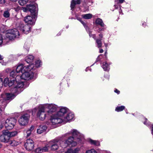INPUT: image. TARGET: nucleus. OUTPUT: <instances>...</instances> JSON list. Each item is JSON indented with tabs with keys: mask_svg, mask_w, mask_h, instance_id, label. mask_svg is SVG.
Returning a JSON list of instances; mask_svg holds the SVG:
<instances>
[{
	"mask_svg": "<svg viewBox=\"0 0 153 153\" xmlns=\"http://www.w3.org/2000/svg\"><path fill=\"white\" fill-rule=\"evenodd\" d=\"M3 59V57L0 54V63L1 62V61Z\"/></svg>",
	"mask_w": 153,
	"mask_h": 153,
	"instance_id": "obj_43",
	"label": "nucleus"
},
{
	"mask_svg": "<svg viewBox=\"0 0 153 153\" xmlns=\"http://www.w3.org/2000/svg\"><path fill=\"white\" fill-rule=\"evenodd\" d=\"M82 17L85 19H91L92 17V15L90 13L82 15Z\"/></svg>",
	"mask_w": 153,
	"mask_h": 153,
	"instance_id": "obj_28",
	"label": "nucleus"
},
{
	"mask_svg": "<svg viewBox=\"0 0 153 153\" xmlns=\"http://www.w3.org/2000/svg\"><path fill=\"white\" fill-rule=\"evenodd\" d=\"M3 127V125L2 123L0 122V130H1Z\"/></svg>",
	"mask_w": 153,
	"mask_h": 153,
	"instance_id": "obj_47",
	"label": "nucleus"
},
{
	"mask_svg": "<svg viewBox=\"0 0 153 153\" xmlns=\"http://www.w3.org/2000/svg\"><path fill=\"white\" fill-rule=\"evenodd\" d=\"M90 143L92 145H94L96 146H99L100 145V143L98 141L93 140L90 139L89 140Z\"/></svg>",
	"mask_w": 153,
	"mask_h": 153,
	"instance_id": "obj_27",
	"label": "nucleus"
},
{
	"mask_svg": "<svg viewBox=\"0 0 153 153\" xmlns=\"http://www.w3.org/2000/svg\"><path fill=\"white\" fill-rule=\"evenodd\" d=\"M107 52H105V56H106V54H107Z\"/></svg>",
	"mask_w": 153,
	"mask_h": 153,
	"instance_id": "obj_57",
	"label": "nucleus"
},
{
	"mask_svg": "<svg viewBox=\"0 0 153 153\" xmlns=\"http://www.w3.org/2000/svg\"><path fill=\"white\" fill-rule=\"evenodd\" d=\"M16 96V95L12 94L6 93L2 95V97L5 100H11Z\"/></svg>",
	"mask_w": 153,
	"mask_h": 153,
	"instance_id": "obj_19",
	"label": "nucleus"
},
{
	"mask_svg": "<svg viewBox=\"0 0 153 153\" xmlns=\"http://www.w3.org/2000/svg\"><path fill=\"white\" fill-rule=\"evenodd\" d=\"M114 92H115V93H117L118 94H120V91H119L117 89H116L115 90H114Z\"/></svg>",
	"mask_w": 153,
	"mask_h": 153,
	"instance_id": "obj_44",
	"label": "nucleus"
},
{
	"mask_svg": "<svg viewBox=\"0 0 153 153\" xmlns=\"http://www.w3.org/2000/svg\"><path fill=\"white\" fill-rule=\"evenodd\" d=\"M1 64L2 65H5V63L3 62V63H1Z\"/></svg>",
	"mask_w": 153,
	"mask_h": 153,
	"instance_id": "obj_55",
	"label": "nucleus"
},
{
	"mask_svg": "<svg viewBox=\"0 0 153 153\" xmlns=\"http://www.w3.org/2000/svg\"><path fill=\"white\" fill-rule=\"evenodd\" d=\"M3 16L5 18H8L10 17V13L8 10L5 11L3 13Z\"/></svg>",
	"mask_w": 153,
	"mask_h": 153,
	"instance_id": "obj_33",
	"label": "nucleus"
},
{
	"mask_svg": "<svg viewBox=\"0 0 153 153\" xmlns=\"http://www.w3.org/2000/svg\"><path fill=\"white\" fill-rule=\"evenodd\" d=\"M69 116V118L67 117H65L64 119H63L60 118L56 114H54L51 117V121L53 125H56L61 123H65L71 120V119L72 118L71 114H70Z\"/></svg>",
	"mask_w": 153,
	"mask_h": 153,
	"instance_id": "obj_2",
	"label": "nucleus"
},
{
	"mask_svg": "<svg viewBox=\"0 0 153 153\" xmlns=\"http://www.w3.org/2000/svg\"><path fill=\"white\" fill-rule=\"evenodd\" d=\"M80 149L79 148H76L74 149H68L65 153H79Z\"/></svg>",
	"mask_w": 153,
	"mask_h": 153,
	"instance_id": "obj_21",
	"label": "nucleus"
},
{
	"mask_svg": "<svg viewBox=\"0 0 153 153\" xmlns=\"http://www.w3.org/2000/svg\"><path fill=\"white\" fill-rule=\"evenodd\" d=\"M19 3L20 5L23 6L26 3V2L25 0H19Z\"/></svg>",
	"mask_w": 153,
	"mask_h": 153,
	"instance_id": "obj_36",
	"label": "nucleus"
},
{
	"mask_svg": "<svg viewBox=\"0 0 153 153\" xmlns=\"http://www.w3.org/2000/svg\"><path fill=\"white\" fill-rule=\"evenodd\" d=\"M74 139L73 137H70L65 141H62L61 146L62 148H66L68 146L70 147L75 146L77 144L76 141H78Z\"/></svg>",
	"mask_w": 153,
	"mask_h": 153,
	"instance_id": "obj_3",
	"label": "nucleus"
},
{
	"mask_svg": "<svg viewBox=\"0 0 153 153\" xmlns=\"http://www.w3.org/2000/svg\"><path fill=\"white\" fill-rule=\"evenodd\" d=\"M5 3L4 0H0V4H4Z\"/></svg>",
	"mask_w": 153,
	"mask_h": 153,
	"instance_id": "obj_45",
	"label": "nucleus"
},
{
	"mask_svg": "<svg viewBox=\"0 0 153 153\" xmlns=\"http://www.w3.org/2000/svg\"><path fill=\"white\" fill-rule=\"evenodd\" d=\"M72 135L74 139L76 140H79L81 139V136L80 133L78 132L76 130L73 129L70 131V132L66 134L65 135Z\"/></svg>",
	"mask_w": 153,
	"mask_h": 153,
	"instance_id": "obj_13",
	"label": "nucleus"
},
{
	"mask_svg": "<svg viewBox=\"0 0 153 153\" xmlns=\"http://www.w3.org/2000/svg\"><path fill=\"white\" fill-rule=\"evenodd\" d=\"M32 15V16H28L25 18L24 20L26 23L31 25H33L35 24L36 15Z\"/></svg>",
	"mask_w": 153,
	"mask_h": 153,
	"instance_id": "obj_14",
	"label": "nucleus"
},
{
	"mask_svg": "<svg viewBox=\"0 0 153 153\" xmlns=\"http://www.w3.org/2000/svg\"><path fill=\"white\" fill-rule=\"evenodd\" d=\"M50 143L51 145V149L55 151L58 149L59 148V145L60 144L61 145V142L59 141L53 140L50 142Z\"/></svg>",
	"mask_w": 153,
	"mask_h": 153,
	"instance_id": "obj_17",
	"label": "nucleus"
},
{
	"mask_svg": "<svg viewBox=\"0 0 153 153\" xmlns=\"http://www.w3.org/2000/svg\"><path fill=\"white\" fill-rule=\"evenodd\" d=\"M41 61L40 60H37L36 62L35 63V66H34V65H34V67H33V69H31L32 70H34L36 68H38L40 67V65H41ZM33 65V64H32Z\"/></svg>",
	"mask_w": 153,
	"mask_h": 153,
	"instance_id": "obj_30",
	"label": "nucleus"
},
{
	"mask_svg": "<svg viewBox=\"0 0 153 153\" xmlns=\"http://www.w3.org/2000/svg\"><path fill=\"white\" fill-rule=\"evenodd\" d=\"M34 126H31L30 128L28 129L26 132L27 133V136L26 137H29L31 134V132L33 131L34 129Z\"/></svg>",
	"mask_w": 153,
	"mask_h": 153,
	"instance_id": "obj_25",
	"label": "nucleus"
},
{
	"mask_svg": "<svg viewBox=\"0 0 153 153\" xmlns=\"http://www.w3.org/2000/svg\"><path fill=\"white\" fill-rule=\"evenodd\" d=\"M99 36H100V39H102V35L101 34H100L99 35Z\"/></svg>",
	"mask_w": 153,
	"mask_h": 153,
	"instance_id": "obj_49",
	"label": "nucleus"
},
{
	"mask_svg": "<svg viewBox=\"0 0 153 153\" xmlns=\"http://www.w3.org/2000/svg\"><path fill=\"white\" fill-rule=\"evenodd\" d=\"M81 22L83 25L84 26H85V23L83 21H81V20H79Z\"/></svg>",
	"mask_w": 153,
	"mask_h": 153,
	"instance_id": "obj_51",
	"label": "nucleus"
},
{
	"mask_svg": "<svg viewBox=\"0 0 153 153\" xmlns=\"http://www.w3.org/2000/svg\"><path fill=\"white\" fill-rule=\"evenodd\" d=\"M16 120L13 118H10L6 120L4 123L5 128L7 130H11L14 127Z\"/></svg>",
	"mask_w": 153,
	"mask_h": 153,
	"instance_id": "obj_7",
	"label": "nucleus"
},
{
	"mask_svg": "<svg viewBox=\"0 0 153 153\" xmlns=\"http://www.w3.org/2000/svg\"><path fill=\"white\" fill-rule=\"evenodd\" d=\"M124 1V0H119V3H122Z\"/></svg>",
	"mask_w": 153,
	"mask_h": 153,
	"instance_id": "obj_50",
	"label": "nucleus"
},
{
	"mask_svg": "<svg viewBox=\"0 0 153 153\" xmlns=\"http://www.w3.org/2000/svg\"><path fill=\"white\" fill-rule=\"evenodd\" d=\"M2 101H1V100H0V102H2Z\"/></svg>",
	"mask_w": 153,
	"mask_h": 153,
	"instance_id": "obj_59",
	"label": "nucleus"
},
{
	"mask_svg": "<svg viewBox=\"0 0 153 153\" xmlns=\"http://www.w3.org/2000/svg\"><path fill=\"white\" fill-rule=\"evenodd\" d=\"M96 22L97 24L100 25L101 27H103L104 26V23H103L102 19L100 18H98L97 19L96 21Z\"/></svg>",
	"mask_w": 153,
	"mask_h": 153,
	"instance_id": "obj_26",
	"label": "nucleus"
},
{
	"mask_svg": "<svg viewBox=\"0 0 153 153\" xmlns=\"http://www.w3.org/2000/svg\"><path fill=\"white\" fill-rule=\"evenodd\" d=\"M48 146H46L43 148H38L36 149V151L37 152L41 153L43 152H47L48 151Z\"/></svg>",
	"mask_w": 153,
	"mask_h": 153,
	"instance_id": "obj_22",
	"label": "nucleus"
},
{
	"mask_svg": "<svg viewBox=\"0 0 153 153\" xmlns=\"http://www.w3.org/2000/svg\"><path fill=\"white\" fill-rule=\"evenodd\" d=\"M24 146L27 150H32L34 147V142L31 139H27L25 143Z\"/></svg>",
	"mask_w": 153,
	"mask_h": 153,
	"instance_id": "obj_12",
	"label": "nucleus"
},
{
	"mask_svg": "<svg viewBox=\"0 0 153 153\" xmlns=\"http://www.w3.org/2000/svg\"><path fill=\"white\" fill-rule=\"evenodd\" d=\"M30 115L25 114L22 115L19 119L18 121L19 124L22 126H25L28 123Z\"/></svg>",
	"mask_w": 153,
	"mask_h": 153,
	"instance_id": "obj_10",
	"label": "nucleus"
},
{
	"mask_svg": "<svg viewBox=\"0 0 153 153\" xmlns=\"http://www.w3.org/2000/svg\"><path fill=\"white\" fill-rule=\"evenodd\" d=\"M101 39H96V42L97 44V47L98 48L101 47L102 45Z\"/></svg>",
	"mask_w": 153,
	"mask_h": 153,
	"instance_id": "obj_34",
	"label": "nucleus"
},
{
	"mask_svg": "<svg viewBox=\"0 0 153 153\" xmlns=\"http://www.w3.org/2000/svg\"><path fill=\"white\" fill-rule=\"evenodd\" d=\"M34 65L33 64H30L27 67L25 66L22 64H21L17 66L16 69V71L17 73H19L21 72L22 73L24 72L27 69H30L31 68L32 69L33 68Z\"/></svg>",
	"mask_w": 153,
	"mask_h": 153,
	"instance_id": "obj_11",
	"label": "nucleus"
},
{
	"mask_svg": "<svg viewBox=\"0 0 153 153\" xmlns=\"http://www.w3.org/2000/svg\"><path fill=\"white\" fill-rule=\"evenodd\" d=\"M10 82H9V79L7 78H5L4 80V83L6 84H7L8 85V83Z\"/></svg>",
	"mask_w": 153,
	"mask_h": 153,
	"instance_id": "obj_39",
	"label": "nucleus"
},
{
	"mask_svg": "<svg viewBox=\"0 0 153 153\" xmlns=\"http://www.w3.org/2000/svg\"><path fill=\"white\" fill-rule=\"evenodd\" d=\"M2 112V110L0 107V115H1Z\"/></svg>",
	"mask_w": 153,
	"mask_h": 153,
	"instance_id": "obj_53",
	"label": "nucleus"
},
{
	"mask_svg": "<svg viewBox=\"0 0 153 153\" xmlns=\"http://www.w3.org/2000/svg\"><path fill=\"white\" fill-rule=\"evenodd\" d=\"M25 46H25V45H24V48H25Z\"/></svg>",
	"mask_w": 153,
	"mask_h": 153,
	"instance_id": "obj_60",
	"label": "nucleus"
},
{
	"mask_svg": "<svg viewBox=\"0 0 153 153\" xmlns=\"http://www.w3.org/2000/svg\"><path fill=\"white\" fill-rule=\"evenodd\" d=\"M45 109L44 105H41L39 107L37 116L41 120H44L45 118L46 114L45 111Z\"/></svg>",
	"mask_w": 153,
	"mask_h": 153,
	"instance_id": "obj_9",
	"label": "nucleus"
},
{
	"mask_svg": "<svg viewBox=\"0 0 153 153\" xmlns=\"http://www.w3.org/2000/svg\"><path fill=\"white\" fill-rule=\"evenodd\" d=\"M149 122H148V123L149 124Z\"/></svg>",
	"mask_w": 153,
	"mask_h": 153,
	"instance_id": "obj_61",
	"label": "nucleus"
},
{
	"mask_svg": "<svg viewBox=\"0 0 153 153\" xmlns=\"http://www.w3.org/2000/svg\"><path fill=\"white\" fill-rule=\"evenodd\" d=\"M9 144L12 146H16L19 144L18 142L16 141L15 140H10L9 142Z\"/></svg>",
	"mask_w": 153,
	"mask_h": 153,
	"instance_id": "obj_29",
	"label": "nucleus"
},
{
	"mask_svg": "<svg viewBox=\"0 0 153 153\" xmlns=\"http://www.w3.org/2000/svg\"><path fill=\"white\" fill-rule=\"evenodd\" d=\"M47 127L46 126L40 125L37 130V132L39 134H40L45 132L46 130Z\"/></svg>",
	"mask_w": 153,
	"mask_h": 153,
	"instance_id": "obj_20",
	"label": "nucleus"
},
{
	"mask_svg": "<svg viewBox=\"0 0 153 153\" xmlns=\"http://www.w3.org/2000/svg\"><path fill=\"white\" fill-rule=\"evenodd\" d=\"M31 68L27 69L25 71L23 72L22 74L20 77L22 79L25 80H28L32 79L33 76V72L31 71Z\"/></svg>",
	"mask_w": 153,
	"mask_h": 153,
	"instance_id": "obj_6",
	"label": "nucleus"
},
{
	"mask_svg": "<svg viewBox=\"0 0 153 153\" xmlns=\"http://www.w3.org/2000/svg\"><path fill=\"white\" fill-rule=\"evenodd\" d=\"M23 11L26 12L28 11V9L27 8V4L26 7H23L22 9Z\"/></svg>",
	"mask_w": 153,
	"mask_h": 153,
	"instance_id": "obj_40",
	"label": "nucleus"
},
{
	"mask_svg": "<svg viewBox=\"0 0 153 153\" xmlns=\"http://www.w3.org/2000/svg\"><path fill=\"white\" fill-rule=\"evenodd\" d=\"M102 68L105 71L109 70L108 65L106 62H104L103 63Z\"/></svg>",
	"mask_w": 153,
	"mask_h": 153,
	"instance_id": "obj_31",
	"label": "nucleus"
},
{
	"mask_svg": "<svg viewBox=\"0 0 153 153\" xmlns=\"http://www.w3.org/2000/svg\"><path fill=\"white\" fill-rule=\"evenodd\" d=\"M85 153H97L96 151L94 149L88 150L86 151Z\"/></svg>",
	"mask_w": 153,
	"mask_h": 153,
	"instance_id": "obj_38",
	"label": "nucleus"
},
{
	"mask_svg": "<svg viewBox=\"0 0 153 153\" xmlns=\"http://www.w3.org/2000/svg\"><path fill=\"white\" fill-rule=\"evenodd\" d=\"M3 134L0 136V141L4 143L9 142L10 139L6 131H3Z\"/></svg>",
	"mask_w": 153,
	"mask_h": 153,
	"instance_id": "obj_16",
	"label": "nucleus"
},
{
	"mask_svg": "<svg viewBox=\"0 0 153 153\" xmlns=\"http://www.w3.org/2000/svg\"><path fill=\"white\" fill-rule=\"evenodd\" d=\"M17 72L16 71L13 70L10 73V77H12V78L13 79L15 78V76L16 75Z\"/></svg>",
	"mask_w": 153,
	"mask_h": 153,
	"instance_id": "obj_35",
	"label": "nucleus"
},
{
	"mask_svg": "<svg viewBox=\"0 0 153 153\" xmlns=\"http://www.w3.org/2000/svg\"><path fill=\"white\" fill-rule=\"evenodd\" d=\"M45 108H48L49 110L47 111L49 115H51L53 112H55L57 109L56 106L52 104H46L44 105Z\"/></svg>",
	"mask_w": 153,
	"mask_h": 153,
	"instance_id": "obj_15",
	"label": "nucleus"
},
{
	"mask_svg": "<svg viewBox=\"0 0 153 153\" xmlns=\"http://www.w3.org/2000/svg\"><path fill=\"white\" fill-rule=\"evenodd\" d=\"M27 51H28L29 50V48H28L27 49Z\"/></svg>",
	"mask_w": 153,
	"mask_h": 153,
	"instance_id": "obj_56",
	"label": "nucleus"
},
{
	"mask_svg": "<svg viewBox=\"0 0 153 153\" xmlns=\"http://www.w3.org/2000/svg\"><path fill=\"white\" fill-rule=\"evenodd\" d=\"M3 79L1 78H0V86L2 85Z\"/></svg>",
	"mask_w": 153,
	"mask_h": 153,
	"instance_id": "obj_46",
	"label": "nucleus"
},
{
	"mask_svg": "<svg viewBox=\"0 0 153 153\" xmlns=\"http://www.w3.org/2000/svg\"><path fill=\"white\" fill-rule=\"evenodd\" d=\"M2 103L4 104L3 105H0L1 106V107L2 108H4L6 106V102L5 101H3Z\"/></svg>",
	"mask_w": 153,
	"mask_h": 153,
	"instance_id": "obj_42",
	"label": "nucleus"
},
{
	"mask_svg": "<svg viewBox=\"0 0 153 153\" xmlns=\"http://www.w3.org/2000/svg\"><path fill=\"white\" fill-rule=\"evenodd\" d=\"M6 132L10 139V137L15 136L17 134L16 131L13 132L6 131Z\"/></svg>",
	"mask_w": 153,
	"mask_h": 153,
	"instance_id": "obj_24",
	"label": "nucleus"
},
{
	"mask_svg": "<svg viewBox=\"0 0 153 153\" xmlns=\"http://www.w3.org/2000/svg\"><path fill=\"white\" fill-rule=\"evenodd\" d=\"M103 52V50L102 49H100L99 52L100 53H102Z\"/></svg>",
	"mask_w": 153,
	"mask_h": 153,
	"instance_id": "obj_52",
	"label": "nucleus"
},
{
	"mask_svg": "<svg viewBox=\"0 0 153 153\" xmlns=\"http://www.w3.org/2000/svg\"><path fill=\"white\" fill-rule=\"evenodd\" d=\"M145 121L144 122V124L147 125V126H149V124L148 123H147L146 124V122L147 121V119H146V118H145Z\"/></svg>",
	"mask_w": 153,
	"mask_h": 153,
	"instance_id": "obj_48",
	"label": "nucleus"
},
{
	"mask_svg": "<svg viewBox=\"0 0 153 153\" xmlns=\"http://www.w3.org/2000/svg\"><path fill=\"white\" fill-rule=\"evenodd\" d=\"M36 5L34 4H27V8L28 11H30L32 14L36 15Z\"/></svg>",
	"mask_w": 153,
	"mask_h": 153,
	"instance_id": "obj_18",
	"label": "nucleus"
},
{
	"mask_svg": "<svg viewBox=\"0 0 153 153\" xmlns=\"http://www.w3.org/2000/svg\"><path fill=\"white\" fill-rule=\"evenodd\" d=\"M20 76L19 75H16L15 80L13 79L10 81V82L8 83L9 87H12V91L13 93L18 94L22 91L21 88H23L24 83L22 82H18L17 79L20 78Z\"/></svg>",
	"mask_w": 153,
	"mask_h": 153,
	"instance_id": "obj_1",
	"label": "nucleus"
},
{
	"mask_svg": "<svg viewBox=\"0 0 153 153\" xmlns=\"http://www.w3.org/2000/svg\"><path fill=\"white\" fill-rule=\"evenodd\" d=\"M19 35V32L18 30L14 29L8 30L5 37L9 40H12L15 38L18 37Z\"/></svg>",
	"mask_w": 153,
	"mask_h": 153,
	"instance_id": "obj_4",
	"label": "nucleus"
},
{
	"mask_svg": "<svg viewBox=\"0 0 153 153\" xmlns=\"http://www.w3.org/2000/svg\"><path fill=\"white\" fill-rule=\"evenodd\" d=\"M152 133L153 135V126H152Z\"/></svg>",
	"mask_w": 153,
	"mask_h": 153,
	"instance_id": "obj_54",
	"label": "nucleus"
},
{
	"mask_svg": "<svg viewBox=\"0 0 153 153\" xmlns=\"http://www.w3.org/2000/svg\"><path fill=\"white\" fill-rule=\"evenodd\" d=\"M16 26L19 29L25 34H27L30 32L31 27L28 25H24L22 23L20 22L17 23Z\"/></svg>",
	"mask_w": 153,
	"mask_h": 153,
	"instance_id": "obj_8",
	"label": "nucleus"
},
{
	"mask_svg": "<svg viewBox=\"0 0 153 153\" xmlns=\"http://www.w3.org/2000/svg\"><path fill=\"white\" fill-rule=\"evenodd\" d=\"M67 108L65 107H62L56 114L60 118L64 119L66 117H68L69 118V114H71L72 116V118L71 119V120L74 117V114L71 112L67 113Z\"/></svg>",
	"mask_w": 153,
	"mask_h": 153,
	"instance_id": "obj_5",
	"label": "nucleus"
},
{
	"mask_svg": "<svg viewBox=\"0 0 153 153\" xmlns=\"http://www.w3.org/2000/svg\"><path fill=\"white\" fill-rule=\"evenodd\" d=\"M125 108V107L124 106H120L117 107L115 109V111L117 112H120L122 111Z\"/></svg>",
	"mask_w": 153,
	"mask_h": 153,
	"instance_id": "obj_32",
	"label": "nucleus"
},
{
	"mask_svg": "<svg viewBox=\"0 0 153 153\" xmlns=\"http://www.w3.org/2000/svg\"><path fill=\"white\" fill-rule=\"evenodd\" d=\"M89 36H91V34H89Z\"/></svg>",
	"mask_w": 153,
	"mask_h": 153,
	"instance_id": "obj_58",
	"label": "nucleus"
},
{
	"mask_svg": "<svg viewBox=\"0 0 153 153\" xmlns=\"http://www.w3.org/2000/svg\"><path fill=\"white\" fill-rule=\"evenodd\" d=\"M75 3L76 4H80L81 3V1L80 0H77L75 1Z\"/></svg>",
	"mask_w": 153,
	"mask_h": 153,
	"instance_id": "obj_41",
	"label": "nucleus"
},
{
	"mask_svg": "<svg viewBox=\"0 0 153 153\" xmlns=\"http://www.w3.org/2000/svg\"><path fill=\"white\" fill-rule=\"evenodd\" d=\"M76 4L75 1L74 0H72L71 4V9H72L74 8Z\"/></svg>",
	"mask_w": 153,
	"mask_h": 153,
	"instance_id": "obj_37",
	"label": "nucleus"
},
{
	"mask_svg": "<svg viewBox=\"0 0 153 153\" xmlns=\"http://www.w3.org/2000/svg\"><path fill=\"white\" fill-rule=\"evenodd\" d=\"M34 59L33 56L31 55H29L27 56L26 58L25 61L27 63H31Z\"/></svg>",
	"mask_w": 153,
	"mask_h": 153,
	"instance_id": "obj_23",
	"label": "nucleus"
}]
</instances>
